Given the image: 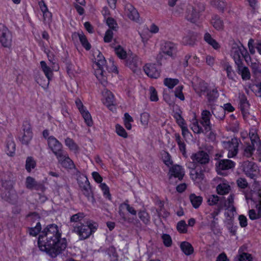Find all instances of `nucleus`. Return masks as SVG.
Returning <instances> with one entry per match:
<instances>
[{
	"instance_id": "f257e3e1",
	"label": "nucleus",
	"mask_w": 261,
	"mask_h": 261,
	"mask_svg": "<svg viewBox=\"0 0 261 261\" xmlns=\"http://www.w3.org/2000/svg\"><path fill=\"white\" fill-rule=\"evenodd\" d=\"M38 245L40 250L55 257L66 246L65 239L61 238V233L56 224L48 225L39 235Z\"/></svg>"
},
{
	"instance_id": "f03ea898",
	"label": "nucleus",
	"mask_w": 261,
	"mask_h": 261,
	"mask_svg": "<svg viewBox=\"0 0 261 261\" xmlns=\"http://www.w3.org/2000/svg\"><path fill=\"white\" fill-rule=\"evenodd\" d=\"M211 114L209 111L203 110L201 115V121L200 123L204 127V129L199 124L197 120H194L192 122L191 128L196 134L204 133L206 134L211 130L212 125L210 122V118L211 117Z\"/></svg>"
},
{
	"instance_id": "7ed1b4c3",
	"label": "nucleus",
	"mask_w": 261,
	"mask_h": 261,
	"mask_svg": "<svg viewBox=\"0 0 261 261\" xmlns=\"http://www.w3.org/2000/svg\"><path fill=\"white\" fill-rule=\"evenodd\" d=\"M71 225L73 228V231L79 236L81 240L87 239L96 229V224L90 221Z\"/></svg>"
},
{
	"instance_id": "20e7f679",
	"label": "nucleus",
	"mask_w": 261,
	"mask_h": 261,
	"mask_svg": "<svg viewBox=\"0 0 261 261\" xmlns=\"http://www.w3.org/2000/svg\"><path fill=\"white\" fill-rule=\"evenodd\" d=\"M106 61L100 53L95 58V64L93 65V68L95 69V74L97 79L104 86L107 83V78L106 75V72L104 70V68L106 66Z\"/></svg>"
},
{
	"instance_id": "39448f33",
	"label": "nucleus",
	"mask_w": 261,
	"mask_h": 261,
	"mask_svg": "<svg viewBox=\"0 0 261 261\" xmlns=\"http://www.w3.org/2000/svg\"><path fill=\"white\" fill-rule=\"evenodd\" d=\"M2 187L5 191L2 194V197L10 202H14L17 199V195L13 189V181L10 179L2 177Z\"/></svg>"
},
{
	"instance_id": "423d86ee",
	"label": "nucleus",
	"mask_w": 261,
	"mask_h": 261,
	"mask_svg": "<svg viewBox=\"0 0 261 261\" xmlns=\"http://www.w3.org/2000/svg\"><path fill=\"white\" fill-rule=\"evenodd\" d=\"M230 54L234 61L235 64L242 61L241 59V56L246 59L248 54L246 49L242 44L237 43H233L232 44Z\"/></svg>"
},
{
	"instance_id": "0eeeda50",
	"label": "nucleus",
	"mask_w": 261,
	"mask_h": 261,
	"mask_svg": "<svg viewBox=\"0 0 261 261\" xmlns=\"http://www.w3.org/2000/svg\"><path fill=\"white\" fill-rule=\"evenodd\" d=\"M13 41L12 32L5 26L0 29V43L5 47L11 46Z\"/></svg>"
},
{
	"instance_id": "6e6552de",
	"label": "nucleus",
	"mask_w": 261,
	"mask_h": 261,
	"mask_svg": "<svg viewBox=\"0 0 261 261\" xmlns=\"http://www.w3.org/2000/svg\"><path fill=\"white\" fill-rule=\"evenodd\" d=\"M223 146L227 150L228 158H233L237 155L238 152L239 140L236 138H232L231 140L223 141Z\"/></svg>"
},
{
	"instance_id": "1a4fd4ad",
	"label": "nucleus",
	"mask_w": 261,
	"mask_h": 261,
	"mask_svg": "<svg viewBox=\"0 0 261 261\" xmlns=\"http://www.w3.org/2000/svg\"><path fill=\"white\" fill-rule=\"evenodd\" d=\"M77 182L81 189L83 193L88 198H93L92 192L90 186V183L86 176L82 174L79 176Z\"/></svg>"
},
{
	"instance_id": "9d476101",
	"label": "nucleus",
	"mask_w": 261,
	"mask_h": 261,
	"mask_svg": "<svg viewBox=\"0 0 261 261\" xmlns=\"http://www.w3.org/2000/svg\"><path fill=\"white\" fill-rule=\"evenodd\" d=\"M47 144L49 148L57 156L63 151L62 149V145L59 141L53 136H49L47 138Z\"/></svg>"
},
{
	"instance_id": "9b49d317",
	"label": "nucleus",
	"mask_w": 261,
	"mask_h": 261,
	"mask_svg": "<svg viewBox=\"0 0 261 261\" xmlns=\"http://www.w3.org/2000/svg\"><path fill=\"white\" fill-rule=\"evenodd\" d=\"M161 50L168 57H173L176 53V45L171 42H166L161 46Z\"/></svg>"
},
{
	"instance_id": "f8f14e48",
	"label": "nucleus",
	"mask_w": 261,
	"mask_h": 261,
	"mask_svg": "<svg viewBox=\"0 0 261 261\" xmlns=\"http://www.w3.org/2000/svg\"><path fill=\"white\" fill-rule=\"evenodd\" d=\"M56 157L59 163L63 167L70 169L75 167L73 162L69 158L68 155L64 151Z\"/></svg>"
},
{
	"instance_id": "ddd939ff",
	"label": "nucleus",
	"mask_w": 261,
	"mask_h": 261,
	"mask_svg": "<svg viewBox=\"0 0 261 261\" xmlns=\"http://www.w3.org/2000/svg\"><path fill=\"white\" fill-rule=\"evenodd\" d=\"M234 165L235 163L230 160H220L216 164L217 171L218 174H223L222 171L231 169Z\"/></svg>"
},
{
	"instance_id": "4468645a",
	"label": "nucleus",
	"mask_w": 261,
	"mask_h": 261,
	"mask_svg": "<svg viewBox=\"0 0 261 261\" xmlns=\"http://www.w3.org/2000/svg\"><path fill=\"white\" fill-rule=\"evenodd\" d=\"M191 159L194 163L200 164H205L209 162V156L203 151H199L191 156Z\"/></svg>"
},
{
	"instance_id": "2eb2a0df",
	"label": "nucleus",
	"mask_w": 261,
	"mask_h": 261,
	"mask_svg": "<svg viewBox=\"0 0 261 261\" xmlns=\"http://www.w3.org/2000/svg\"><path fill=\"white\" fill-rule=\"evenodd\" d=\"M236 69L238 73L241 75L243 80H249L250 77V73L248 68L244 65L243 62L236 63Z\"/></svg>"
},
{
	"instance_id": "dca6fc26",
	"label": "nucleus",
	"mask_w": 261,
	"mask_h": 261,
	"mask_svg": "<svg viewBox=\"0 0 261 261\" xmlns=\"http://www.w3.org/2000/svg\"><path fill=\"white\" fill-rule=\"evenodd\" d=\"M125 13L129 19L138 22L139 21V14L136 9L130 4H127L125 6Z\"/></svg>"
},
{
	"instance_id": "f3484780",
	"label": "nucleus",
	"mask_w": 261,
	"mask_h": 261,
	"mask_svg": "<svg viewBox=\"0 0 261 261\" xmlns=\"http://www.w3.org/2000/svg\"><path fill=\"white\" fill-rule=\"evenodd\" d=\"M144 71L151 78L157 79L160 75V72L156 69L155 64H146L144 66Z\"/></svg>"
},
{
	"instance_id": "a211bd4d",
	"label": "nucleus",
	"mask_w": 261,
	"mask_h": 261,
	"mask_svg": "<svg viewBox=\"0 0 261 261\" xmlns=\"http://www.w3.org/2000/svg\"><path fill=\"white\" fill-rule=\"evenodd\" d=\"M256 165L252 162L246 161L243 163V170L246 174L251 178H253L255 176L254 172L256 171Z\"/></svg>"
},
{
	"instance_id": "6ab92c4d",
	"label": "nucleus",
	"mask_w": 261,
	"mask_h": 261,
	"mask_svg": "<svg viewBox=\"0 0 261 261\" xmlns=\"http://www.w3.org/2000/svg\"><path fill=\"white\" fill-rule=\"evenodd\" d=\"M200 17V15L196 11V9L192 6H189L186 10L185 18L191 22H197Z\"/></svg>"
},
{
	"instance_id": "aec40b11",
	"label": "nucleus",
	"mask_w": 261,
	"mask_h": 261,
	"mask_svg": "<svg viewBox=\"0 0 261 261\" xmlns=\"http://www.w3.org/2000/svg\"><path fill=\"white\" fill-rule=\"evenodd\" d=\"M185 172L182 167L179 165H176L172 166L169 170V178L172 176L178 178L181 180L184 176Z\"/></svg>"
},
{
	"instance_id": "412c9836",
	"label": "nucleus",
	"mask_w": 261,
	"mask_h": 261,
	"mask_svg": "<svg viewBox=\"0 0 261 261\" xmlns=\"http://www.w3.org/2000/svg\"><path fill=\"white\" fill-rule=\"evenodd\" d=\"M193 86L195 92L200 96L205 95L208 90L207 84L203 81L194 84Z\"/></svg>"
},
{
	"instance_id": "4be33fe9",
	"label": "nucleus",
	"mask_w": 261,
	"mask_h": 261,
	"mask_svg": "<svg viewBox=\"0 0 261 261\" xmlns=\"http://www.w3.org/2000/svg\"><path fill=\"white\" fill-rule=\"evenodd\" d=\"M126 65L128 66L133 71H136L137 68L141 65V61L139 58L136 55L129 56L126 60Z\"/></svg>"
},
{
	"instance_id": "5701e85b",
	"label": "nucleus",
	"mask_w": 261,
	"mask_h": 261,
	"mask_svg": "<svg viewBox=\"0 0 261 261\" xmlns=\"http://www.w3.org/2000/svg\"><path fill=\"white\" fill-rule=\"evenodd\" d=\"M24 134L20 141L23 144L28 145L32 138V133L29 125L23 126Z\"/></svg>"
},
{
	"instance_id": "b1692460",
	"label": "nucleus",
	"mask_w": 261,
	"mask_h": 261,
	"mask_svg": "<svg viewBox=\"0 0 261 261\" xmlns=\"http://www.w3.org/2000/svg\"><path fill=\"white\" fill-rule=\"evenodd\" d=\"M213 114L219 120L224 119L225 116V109L221 106H216L212 110Z\"/></svg>"
},
{
	"instance_id": "393cba45",
	"label": "nucleus",
	"mask_w": 261,
	"mask_h": 261,
	"mask_svg": "<svg viewBox=\"0 0 261 261\" xmlns=\"http://www.w3.org/2000/svg\"><path fill=\"white\" fill-rule=\"evenodd\" d=\"M103 96L105 98L103 103L107 107L110 108L114 105V96L111 91L106 89L103 92Z\"/></svg>"
},
{
	"instance_id": "a878e982",
	"label": "nucleus",
	"mask_w": 261,
	"mask_h": 261,
	"mask_svg": "<svg viewBox=\"0 0 261 261\" xmlns=\"http://www.w3.org/2000/svg\"><path fill=\"white\" fill-rule=\"evenodd\" d=\"M253 203L255 205V207L257 209V213L253 209L250 210L249 211V217L251 220H256L261 218V204L259 203Z\"/></svg>"
},
{
	"instance_id": "bb28decb",
	"label": "nucleus",
	"mask_w": 261,
	"mask_h": 261,
	"mask_svg": "<svg viewBox=\"0 0 261 261\" xmlns=\"http://www.w3.org/2000/svg\"><path fill=\"white\" fill-rule=\"evenodd\" d=\"M190 175L193 180L197 182L202 181L204 178V175L201 170L198 171L192 170L190 172Z\"/></svg>"
},
{
	"instance_id": "cd10ccee",
	"label": "nucleus",
	"mask_w": 261,
	"mask_h": 261,
	"mask_svg": "<svg viewBox=\"0 0 261 261\" xmlns=\"http://www.w3.org/2000/svg\"><path fill=\"white\" fill-rule=\"evenodd\" d=\"M26 187L30 190L35 189H39L40 187L43 188L42 185H38L33 177L29 176L26 179L25 182Z\"/></svg>"
},
{
	"instance_id": "c85d7f7f",
	"label": "nucleus",
	"mask_w": 261,
	"mask_h": 261,
	"mask_svg": "<svg viewBox=\"0 0 261 261\" xmlns=\"http://www.w3.org/2000/svg\"><path fill=\"white\" fill-rule=\"evenodd\" d=\"M180 247L182 251L187 255H191L194 251L192 245L188 242H182Z\"/></svg>"
},
{
	"instance_id": "c756f323",
	"label": "nucleus",
	"mask_w": 261,
	"mask_h": 261,
	"mask_svg": "<svg viewBox=\"0 0 261 261\" xmlns=\"http://www.w3.org/2000/svg\"><path fill=\"white\" fill-rule=\"evenodd\" d=\"M211 23L214 28L218 31H221L223 29V22L218 16H215L213 17Z\"/></svg>"
},
{
	"instance_id": "7c9ffc66",
	"label": "nucleus",
	"mask_w": 261,
	"mask_h": 261,
	"mask_svg": "<svg viewBox=\"0 0 261 261\" xmlns=\"http://www.w3.org/2000/svg\"><path fill=\"white\" fill-rule=\"evenodd\" d=\"M190 200L193 206L197 208L201 205L202 201V198L200 196H197L195 194H191L190 195Z\"/></svg>"
},
{
	"instance_id": "2f4dec72",
	"label": "nucleus",
	"mask_w": 261,
	"mask_h": 261,
	"mask_svg": "<svg viewBox=\"0 0 261 261\" xmlns=\"http://www.w3.org/2000/svg\"><path fill=\"white\" fill-rule=\"evenodd\" d=\"M230 190V186L226 183H220L217 187V191L220 195H225L229 193Z\"/></svg>"
},
{
	"instance_id": "473e14b6",
	"label": "nucleus",
	"mask_w": 261,
	"mask_h": 261,
	"mask_svg": "<svg viewBox=\"0 0 261 261\" xmlns=\"http://www.w3.org/2000/svg\"><path fill=\"white\" fill-rule=\"evenodd\" d=\"M40 65L41 69L45 74L46 79L50 80L53 75L52 70L46 65V63L43 61H41Z\"/></svg>"
},
{
	"instance_id": "72a5a7b5",
	"label": "nucleus",
	"mask_w": 261,
	"mask_h": 261,
	"mask_svg": "<svg viewBox=\"0 0 261 261\" xmlns=\"http://www.w3.org/2000/svg\"><path fill=\"white\" fill-rule=\"evenodd\" d=\"M204 40L208 44L212 45L215 49H217L219 47L218 42L214 40L211 36V34L208 33H205L204 35Z\"/></svg>"
},
{
	"instance_id": "f704fd0d",
	"label": "nucleus",
	"mask_w": 261,
	"mask_h": 261,
	"mask_svg": "<svg viewBox=\"0 0 261 261\" xmlns=\"http://www.w3.org/2000/svg\"><path fill=\"white\" fill-rule=\"evenodd\" d=\"M246 200L247 203L249 202V200L254 203H259L261 204V192L254 193L252 194L251 197H249L247 195H246Z\"/></svg>"
},
{
	"instance_id": "c9c22d12",
	"label": "nucleus",
	"mask_w": 261,
	"mask_h": 261,
	"mask_svg": "<svg viewBox=\"0 0 261 261\" xmlns=\"http://www.w3.org/2000/svg\"><path fill=\"white\" fill-rule=\"evenodd\" d=\"M206 93L208 102L215 101L219 96L218 90L216 88L211 90L208 89Z\"/></svg>"
},
{
	"instance_id": "e433bc0d",
	"label": "nucleus",
	"mask_w": 261,
	"mask_h": 261,
	"mask_svg": "<svg viewBox=\"0 0 261 261\" xmlns=\"http://www.w3.org/2000/svg\"><path fill=\"white\" fill-rule=\"evenodd\" d=\"M240 109L243 113L246 112L249 108V103L246 96L244 95L240 97Z\"/></svg>"
},
{
	"instance_id": "4c0bfd02",
	"label": "nucleus",
	"mask_w": 261,
	"mask_h": 261,
	"mask_svg": "<svg viewBox=\"0 0 261 261\" xmlns=\"http://www.w3.org/2000/svg\"><path fill=\"white\" fill-rule=\"evenodd\" d=\"M49 81L50 80L48 79H46L43 76H40V75L36 77V81L44 89H46L48 87Z\"/></svg>"
},
{
	"instance_id": "58836bf2",
	"label": "nucleus",
	"mask_w": 261,
	"mask_h": 261,
	"mask_svg": "<svg viewBox=\"0 0 261 261\" xmlns=\"http://www.w3.org/2000/svg\"><path fill=\"white\" fill-rule=\"evenodd\" d=\"M179 83V80L177 79L165 78L164 80V84L169 89H172Z\"/></svg>"
},
{
	"instance_id": "ea45409f",
	"label": "nucleus",
	"mask_w": 261,
	"mask_h": 261,
	"mask_svg": "<svg viewBox=\"0 0 261 261\" xmlns=\"http://www.w3.org/2000/svg\"><path fill=\"white\" fill-rule=\"evenodd\" d=\"M7 154L10 156H12L15 150V144L11 139H9L7 143Z\"/></svg>"
},
{
	"instance_id": "a19ab883",
	"label": "nucleus",
	"mask_w": 261,
	"mask_h": 261,
	"mask_svg": "<svg viewBox=\"0 0 261 261\" xmlns=\"http://www.w3.org/2000/svg\"><path fill=\"white\" fill-rule=\"evenodd\" d=\"M84 214L82 213H79L72 215L70 219V223H73L72 225H75L80 223H82L81 221L84 218Z\"/></svg>"
},
{
	"instance_id": "79ce46f5",
	"label": "nucleus",
	"mask_w": 261,
	"mask_h": 261,
	"mask_svg": "<svg viewBox=\"0 0 261 261\" xmlns=\"http://www.w3.org/2000/svg\"><path fill=\"white\" fill-rule=\"evenodd\" d=\"M211 4L218 9L223 11L226 6L224 0H211Z\"/></svg>"
},
{
	"instance_id": "37998d69",
	"label": "nucleus",
	"mask_w": 261,
	"mask_h": 261,
	"mask_svg": "<svg viewBox=\"0 0 261 261\" xmlns=\"http://www.w3.org/2000/svg\"><path fill=\"white\" fill-rule=\"evenodd\" d=\"M36 162L32 157H28L25 162L26 170L28 172H31L32 169L36 167Z\"/></svg>"
},
{
	"instance_id": "c03bdc74",
	"label": "nucleus",
	"mask_w": 261,
	"mask_h": 261,
	"mask_svg": "<svg viewBox=\"0 0 261 261\" xmlns=\"http://www.w3.org/2000/svg\"><path fill=\"white\" fill-rule=\"evenodd\" d=\"M162 158L165 164L168 166L172 165L173 162L169 153L165 151H163L161 153Z\"/></svg>"
},
{
	"instance_id": "a18cd8bd",
	"label": "nucleus",
	"mask_w": 261,
	"mask_h": 261,
	"mask_svg": "<svg viewBox=\"0 0 261 261\" xmlns=\"http://www.w3.org/2000/svg\"><path fill=\"white\" fill-rule=\"evenodd\" d=\"M115 54L121 59H124L126 58L127 54L125 50L120 45L115 48Z\"/></svg>"
},
{
	"instance_id": "49530a36",
	"label": "nucleus",
	"mask_w": 261,
	"mask_h": 261,
	"mask_svg": "<svg viewBox=\"0 0 261 261\" xmlns=\"http://www.w3.org/2000/svg\"><path fill=\"white\" fill-rule=\"evenodd\" d=\"M83 117L84 118L86 123L88 126H91L93 124V121L90 113L86 110L81 113Z\"/></svg>"
},
{
	"instance_id": "de8ad7c7",
	"label": "nucleus",
	"mask_w": 261,
	"mask_h": 261,
	"mask_svg": "<svg viewBox=\"0 0 261 261\" xmlns=\"http://www.w3.org/2000/svg\"><path fill=\"white\" fill-rule=\"evenodd\" d=\"M139 218L143 223L147 224L150 222V217L149 214L145 211H142L138 213Z\"/></svg>"
},
{
	"instance_id": "09e8293b",
	"label": "nucleus",
	"mask_w": 261,
	"mask_h": 261,
	"mask_svg": "<svg viewBox=\"0 0 261 261\" xmlns=\"http://www.w3.org/2000/svg\"><path fill=\"white\" fill-rule=\"evenodd\" d=\"M65 144L68 146L70 150L76 151L78 150V146L70 138H67L65 141Z\"/></svg>"
},
{
	"instance_id": "8fccbe9b",
	"label": "nucleus",
	"mask_w": 261,
	"mask_h": 261,
	"mask_svg": "<svg viewBox=\"0 0 261 261\" xmlns=\"http://www.w3.org/2000/svg\"><path fill=\"white\" fill-rule=\"evenodd\" d=\"M255 148L253 144L247 146L244 150L243 155L247 158H250L252 156Z\"/></svg>"
},
{
	"instance_id": "3c124183",
	"label": "nucleus",
	"mask_w": 261,
	"mask_h": 261,
	"mask_svg": "<svg viewBox=\"0 0 261 261\" xmlns=\"http://www.w3.org/2000/svg\"><path fill=\"white\" fill-rule=\"evenodd\" d=\"M195 42V37L193 35H187L182 39V42L186 45H193Z\"/></svg>"
},
{
	"instance_id": "603ef678",
	"label": "nucleus",
	"mask_w": 261,
	"mask_h": 261,
	"mask_svg": "<svg viewBox=\"0 0 261 261\" xmlns=\"http://www.w3.org/2000/svg\"><path fill=\"white\" fill-rule=\"evenodd\" d=\"M234 202V195L230 194L227 199V209H229L232 213L236 211V208L233 205Z\"/></svg>"
},
{
	"instance_id": "864d4df0",
	"label": "nucleus",
	"mask_w": 261,
	"mask_h": 261,
	"mask_svg": "<svg viewBox=\"0 0 261 261\" xmlns=\"http://www.w3.org/2000/svg\"><path fill=\"white\" fill-rule=\"evenodd\" d=\"M161 238L164 243V245L165 246L169 247L171 246L172 244V241L170 235L168 234H163L162 235Z\"/></svg>"
},
{
	"instance_id": "5fc2aeb1",
	"label": "nucleus",
	"mask_w": 261,
	"mask_h": 261,
	"mask_svg": "<svg viewBox=\"0 0 261 261\" xmlns=\"http://www.w3.org/2000/svg\"><path fill=\"white\" fill-rule=\"evenodd\" d=\"M106 23L110 30L113 31L117 30V29L118 28V25L113 18L111 17L108 18L106 20Z\"/></svg>"
},
{
	"instance_id": "6e6d98bb",
	"label": "nucleus",
	"mask_w": 261,
	"mask_h": 261,
	"mask_svg": "<svg viewBox=\"0 0 261 261\" xmlns=\"http://www.w3.org/2000/svg\"><path fill=\"white\" fill-rule=\"evenodd\" d=\"M41 229V224L40 222H38L35 227H32L29 229V233L31 236H36L40 231Z\"/></svg>"
},
{
	"instance_id": "4d7b16f0",
	"label": "nucleus",
	"mask_w": 261,
	"mask_h": 261,
	"mask_svg": "<svg viewBox=\"0 0 261 261\" xmlns=\"http://www.w3.org/2000/svg\"><path fill=\"white\" fill-rule=\"evenodd\" d=\"M79 39L83 46L87 49H90V45L88 43L86 36L83 34H79Z\"/></svg>"
},
{
	"instance_id": "13d9d810",
	"label": "nucleus",
	"mask_w": 261,
	"mask_h": 261,
	"mask_svg": "<svg viewBox=\"0 0 261 261\" xmlns=\"http://www.w3.org/2000/svg\"><path fill=\"white\" fill-rule=\"evenodd\" d=\"M116 132L119 136L124 138L127 137V134L124 128L119 124L116 125Z\"/></svg>"
},
{
	"instance_id": "bf43d9fd",
	"label": "nucleus",
	"mask_w": 261,
	"mask_h": 261,
	"mask_svg": "<svg viewBox=\"0 0 261 261\" xmlns=\"http://www.w3.org/2000/svg\"><path fill=\"white\" fill-rule=\"evenodd\" d=\"M126 202H127V201H126L125 202L121 204V207L126 209L132 215L136 216L137 215V211L133 207L131 206Z\"/></svg>"
},
{
	"instance_id": "052dcab7",
	"label": "nucleus",
	"mask_w": 261,
	"mask_h": 261,
	"mask_svg": "<svg viewBox=\"0 0 261 261\" xmlns=\"http://www.w3.org/2000/svg\"><path fill=\"white\" fill-rule=\"evenodd\" d=\"M252 257L250 254L247 253H240L238 256L239 261H252Z\"/></svg>"
},
{
	"instance_id": "680f3d73",
	"label": "nucleus",
	"mask_w": 261,
	"mask_h": 261,
	"mask_svg": "<svg viewBox=\"0 0 261 261\" xmlns=\"http://www.w3.org/2000/svg\"><path fill=\"white\" fill-rule=\"evenodd\" d=\"M219 200V197L217 195H212L208 197L207 202L208 205H214L217 204Z\"/></svg>"
},
{
	"instance_id": "e2e57ef3",
	"label": "nucleus",
	"mask_w": 261,
	"mask_h": 261,
	"mask_svg": "<svg viewBox=\"0 0 261 261\" xmlns=\"http://www.w3.org/2000/svg\"><path fill=\"white\" fill-rule=\"evenodd\" d=\"M66 70L67 73L71 77L74 76V73L76 72L74 65L69 62L66 63Z\"/></svg>"
},
{
	"instance_id": "0e129e2a",
	"label": "nucleus",
	"mask_w": 261,
	"mask_h": 261,
	"mask_svg": "<svg viewBox=\"0 0 261 261\" xmlns=\"http://www.w3.org/2000/svg\"><path fill=\"white\" fill-rule=\"evenodd\" d=\"M167 57L168 56H166V55L161 50L156 56L157 62L160 65H162L165 62L167 59Z\"/></svg>"
},
{
	"instance_id": "69168bd1",
	"label": "nucleus",
	"mask_w": 261,
	"mask_h": 261,
	"mask_svg": "<svg viewBox=\"0 0 261 261\" xmlns=\"http://www.w3.org/2000/svg\"><path fill=\"white\" fill-rule=\"evenodd\" d=\"M149 92L150 100L153 101H158L159 99L157 94V92L155 90V88L153 87H150L149 88Z\"/></svg>"
},
{
	"instance_id": "338daca9",
	"label": "nucleus",
	"mask_w": 261,
	"mask_h": 261,
	"mask_svg": "<svg viewBox=\"0 0 261 261\" xmlns=\"http://www.w3.org/2000/svg\"><path fill=\"white\" fill-rule=\"evenodd\" d=\"M225 69L226 71L227 77L229 79L233 80L235 74L232 67L228 64H226L225 66Z\"/></svg>"
},
{
	"instance_id": "774afa93",
	"label": "nucleus",
	"mask_w": 261,
	"mask_h": 261,
	"mask_svg": "<svg viewBox=\"0 0 261 261\" xmlns=\"http://www.w3.org/2000/svg\"><path fill=\"white\" fill-rule=\"evenodd\" d=\"M251 68L254 74L261 73V65L258 63H251Z\"/></svg>"
}]
</instances>
